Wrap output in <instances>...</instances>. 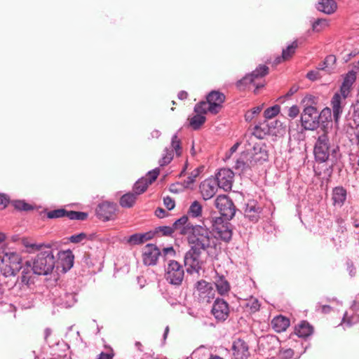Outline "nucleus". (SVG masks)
Segmentation results:
<instances>
[{
    "label": "nucleus",
    "instance_id": "nucleus-1",
    "mask_svg": "<svg viewBox=\"0 0 359 359\" xmlns=\"http://www.w3.org/2000/svg\"><path fill=\"white\" fill-rule=\"evenodd\" d=\"M187 241L190 246L203 249V251L209 248H215V238L211 231L205 226L194 225L187 235Z\"/></svg>",
    "mask_w": 359,
    "mask_h": 359
},
{
    "label": "nucleus",
    "instance_id": "nucleus-2",
    "mask_svg": "<svg viewBox=\"0 0 359 359\" xmlns=\"http://www.w3.org/2000/svg\"><path fill=\"white\" fill-rule=\"evenodd\" d=\"M316 97L313 95H306L304 100V102H306L304 109L301 114V123L302 126L305 130H314L317 129L320 126V118L322 115H325V113L330 114V109H327L323 110L319 113L318 110L313 104H315Z\"/></svg>",
    "mask_w": 359,
    "mask_h": 359
},
{
    "label": "nucleus",
    "instance_id": "nucleus-3",
    "mask_svg": "<svg viewBox=\"0 0 359 359\" xmlns=\"http://www.w3.org/2000/svg\"><path fill=\"white\" fill-rule=\"evenodd\" d=\"M0 266L1 274L5 278H15L22 268V256L14 251L6 250L4 248H0Z\"/></svg>",
    "mask_w": 359,
    "mask_h": 359
},
{
    "label": "nucleus",
    "instance_id": "nucleus-4",
    "mask_svg": "<svg viewBox=\"0 0 359 359\" xmlns=\"http://www.w3.org/2000/svg\"><path fill=\"white\" fill-rule=\"evenodd\" d=\"M320 132L321 133L319 134L313 149L316 161L318 163H325L329 160L330 156L336 160L339 147L331 146L327 133L323 128H320L318 133Z\"/></svg>",
    "mask_w": 359,
    "mask_h": 359
},
{
    "label": "nucleus",
    "instance_id": "nucleus-5",
    "mask_svg": "<svg viewBox=\"0 0 359 359\" xmlns=\"http://www.w3.org/2000/svg\"><path fill=\"white\" fill-rule=\"evenodd\" d=\"M54 252L50 246L46 247L31 261L35 274L46 276L52 273L56 262Z\"/></svg>",
    "mask_w": 359,
    "mask_h": 359
},
{
    "label": "nucleus",
    "instance_id": "nucleus-6",
    "mask_svg": "<svg viewBox=\"0 0 359 359\" xmlns=\"http://www.w3.org/2000/svg\"><path fill=\"white\" fill-rule=\"evenodd\" d=\"M269 74V67L265 65H259L254 71L250 74H246L240 80L237 81L236 86L240 90H244L248 85L253 84L255 86L254 90L255 93H257L259 88L265 86L264 82H257L259 79Z\"/></svg>",
    "mask_w": 359,
    "mask_h": 359
},
{
    "label": "nucleus",
    "instance_id": "nucleus-7",
    "mask_svg": "<svg viewBox=\"0 0 359 359\" xmlns=\"http://www.w3.org/2000/svg\"><path fill=\"white\" fill-rule=\"evenodd\" d=\"M20 270V276H16L15 278H13L15 280L8 285L9 288H13L18 285L20 288L23 286L29 287L31 285L34 284V274H35V272H34V267L32 265L31 261H26L22 265Z\"/></svg>",
    "mask_w": 359,
    "mask_h": 359
},
{
    "label": "nucleus",
    "instance_id": "nucleus-8",
    "mask_svg": "<svg viewBox=\"0 0 359 359\" xmlns=\"http://www.w3.org/2000/svg\"><path fill=\"white\" fill-rule=\"evenodd\" d=\"M215 205L221 215L228 221L233 218L237 211L232 199L227 195L221 194L217 196L215 201Z\"/></svg>",
    "mask_w": 359,
    "mask_h": 359
},
{
    "label": "nucleus",
    "instance_id": "nucleus-9",
    "mask_svg": "<svg viewBox=\"0 0 359 359\" xmlns=\"http://www.w3.org/2000/svg\"><path fill=\"white\" fill-rule=\"evenodd\" d=\"M194 294L199 302L208 304L214 299L215 291L212 283L201 280L195 284Z\"/></svg>",
    "mask_w": 359,
    "mask_h": 359
},
{
    "label": "nucleus",
    "instance_id": "nucleus-10",
    "mask_svg": "<svg viewBox=\"0 0 359 359\" xmlns=\"http://www.w3.org/2000/svg\"><path fill=\"white\" fill-rule=\"evenodd\" d=\"M183 266L175 260H170L165 269V278L171 285H180L184 280Z\"/></svg>",
    "mask_w": 359,
    "mask_h": 359
},
{
    "label": "nucleus",
    "instance_id": "nucleus-11",
    "mask_svg": "<svg viewBox=\"0 0 359 359\" xmlns=\"http://www.w3.org/2000/svg\"><path fill=\"white\" fill-rule=\"evenodd\" d=\"M170 147L171 148L165 147L164 149L162 157L158 161V163L161 167H163L171 162L174 157V151L177 156H181L182 142L179 138L177 133L172 135L171 138Z\"/></svg>",
    "mask_w": 359,
    "mask_h": 359
},
{
    "label": "nucleus",
    "instance_id": "nucleus-12",
    "mask_svg": "<svg viewBox=\"0 0 359 359\" xmlns=\"http://www.w3.org/2000/svg\"><path fill=\"white\" fill-rule=\"evenodd\" d=\"M202 251H203V249L190 246V249L185 253L184 262V265L188 266L187 269L188 273L198 272L201 269V256Z\"/></svg>",
    "mask_w": 359,
    "mask_h": 359
},
{
    "label": "nucleus",
    "instance_id": "nucleus-13",
    "mask_svg": "<svg viewBox=\"0 0 359 359\" xmlns=\"http://www.w3.org/2000/svg\"><path fill=\"white\" fill-rule=\"evenodd\" d=\"M116 211V203L109 201H104L98 204L95 210V213L97 217L102 222H107L115 219Z\"/></svg>",
    "mask_w": 359,
    "mask_h": 359
},
{
    "label": "nucleus",
    "instance_id": "nucleus-14",
    "mask_svg": "<svg viewBox=\"0 0 359 359\" xmlns=\"http://www.w3.org/2000/svg\"><path fill=\"white\" fill-rule=\"evenodd\" d=\"M225 100V95L219 90L210 91L206 95V101L209 104V113L213 115L218 114L222 109Z\"/></svg>",
    "mask_w": 359,
    "mask_h": 359
},
{
    "label": "nucleus",
    "instance_id": "nucleus-15",
    "mask_svg": "<svg viewBox=\"0 0 359 359\" xmlns=\"http://www.w3.org/2000/svg\"><path fill=\"white\" fill-rule=\"evenodd\" d=\"M213 230L218 236L224 242H229L232 238V225L228 222H224L222 217H216L212 221Z\"/></svg>",
    "mask_w": 359,
    "mask_h": 359
},
{
    "label": "nucleus",
    "instance_id": "nucleus-16",
    "mask_svg": "<svg viewBox=\"0 0 359 359\" xmlns=\"http://www.w3.org/2000/svg\"><path fill=\"white\" fill-rule=\"evenodd\" d=\"M259 348L269 355L276 354L280 348L278 338L275 335L267 334L260 338L259 341Z\"/></svg>",
    "mask_w": 359,
    "mask_h": 359
},
{
    "label": "nucleus",
    "instance_id": "nucleus-17",
    "mask_svg": "<svg viewBox=\"0 0 359 359\" xmlns=\"http://www.w3.org/2000/svg\"><path fill=\"white\" fill-rule=\"evenodd\" d=\"M211 313L217 321L224 322L229 316V304L223 299L217 298L214 302Z\"/></svg>",
    "mask_w": 359,
    "mask_h": 359
},
{
    "label": "nucleus",
    "instance_id": "nucleus-18",
    "mask_svg": "<svg viewBox=\"0 0 359 359\" xmlns=\"http://www.w3.org/2000/svg\"><path fill=\"white\" fill-rule=\"evenodd\" d=\"M161 255L159 248L154 244H147L142 253V261L146 266H154Z\"/></svg>",
    "mask_w": 359,
    "mask_h": 359
},
{
    "label": "nucleus",
    "instance_id": "nucleus-19",
    "mask_svg": "<svg viewBox=\"0 0 359 359\" xmlns=\"http://www.w3.org/2000/svg\"><path fill=\"white\" fill-rule=\"evenodd\" d=\"M233 172L229 168H222L216 174L215 181L219 188L229 191L232 187Z\"/></svg>",
    "mask_w": 359,
    "mask_h": 359
},
{
    "label": "nucleus",
    "instance_id": "nucleus-20",
    "mask_svg": "<svg viewBox=\"0 0 359 359\" xmlns=\"http://www.w3.org/2000/svg\"><path fill=\"white\" fill-rule=\"evenodd\" d=\"M269 158V154L266 146L264 143H256L252 148V154L250 159V163L255 165L257 163H262Z\"/></svg>",
    "mask_w": 359,
    "mask_h": 359
},
{
    "label": "nucleus",
    "instance_id": "nucleus-21",
    "mask_svg": "<svg viewBox=\"0 0 359 359\" xmlns=\"http://www.w3.org/2000/svg\"><path fill=\"white\" fill-rule=\"evenodd\" d=\"M262 208L258 205L256 201H250L246 205L244 210V215L250 222L256 223L258 222Z\"/></svg>",
    "mask_w": 359,
    "mask_h": 359
},
{
    "label": "nucleus",
    "instance_id": "nucleus-22",
    "mask_svg": "<svg viewBox=\"0 0 359 359\" xmlns=\"http://www.w3.org/2000/svg\"><path fill=\"white\" fill-rule=\"evenodd\" d=\"M232 351L235 359H247L250 355L248 345L241 339L233 342Z\"/></svg>",
    "mask_w": 359,
    "mask_h": 359
},
{
    "label": "nucleus",
    "instance_id": "nucleus-23",
    "mask_svg": "<svg viewBox=\"0 0 359 359\" xmlns=\"http://www.w3.org/2000/svg\"><path fill=\"white\" fill-rule=\"evenodd\" d=\"M217 186L215 180L208 179L200 185V190L204 200L210 199L217 191Z\"/></svg>",
    "mask_w": 359,
    "mask_h": 359
},
{
    "label": "nucleus",
    "instance_id": "nucleus-24",
    "mask_svg": "<svg viewBox=\"0 0 359 359\" xmlns=\"http://www.w3.org/2000/svg\"><path fill=\"white\" fill-rule=\"evenodd\" d=\"M189 217L187 215H183L178 219L175 220L171 228L172 229V233L177 231L180 235L187 236L192 227L193 224L188 223Z\"/></svg>",
    "mask_w": 359,
    "mask_h": 359
},
{
    "label": "nucleus",
    "instance_id": "nucleus-25",
    "mask_svg": "<svg viewBox=\"0 0 359 359\" xmlns=\"http://www.w3.org/2000/svg\"><path fill=\"white\" fill-rule=\"evenodd\" d=\"M58 259L60 261L62 271L67 272L74 265V256L70 250L57 252Z\"/></svg>",
    "mask_w": 359,
    "mask_h": 359
},
{
    "label": "nucleus",
    "instance_id": "nucleus-26",
    "mask_svg": "<svg viewBox=\"0 0 359 359\" xmlns=\"http://www.w3.org/2000/svg\"><path fill=\"white\" fill-rule=\"evenodd\" d=\"M356 80V74L354 71H349L344 76L340 92L343 97L345 99L350 93L351 88Z\"/></svg>",
    "mask_w": 359,
    "mask_h": 359
},
{
    "label": "nucleus",
    "instance_id": "nucleus-27",
    "mask_svg": "<svg viewBox=\"0 0 359 359\" xmlns=\"http://www.w3.org/2000/svg\"><path fill=\"white\" fill-rule=\"evenodd\" d=\"M313 327L306 320H302L295 326L294 333L302 338H306L313 333Z\"/></svg>",
    "mask_w": 359,
    "mask_h": 359
},
{
    "label": "nucleus",
    "instance_id": "nucleus-28",
    "mask_svg": "<svg viewBox=\"0 0 359 359\" xmlns=\"http://www.w3.org/2000/svg\"><path fill=\"white\" fill-rule=\"evenodd\" d=\"M215 285L217 292L221 296H224L229 293L231 289L230 284L226 278L222 275L217 273L215 278Z\"/></svg>",
    "mask_w": 359,
    "mask_h": 359
},
{
    "label": "nucleus",
    "instance_id": "nucleus-29",
    "mask_svg": "<svg viewBox=\"0 0 359 359\" xmlns=\"http://www.w3.org/2000/svg\"><path fill=\"white\" fill-rule=\"evenodd\" d=\"M347 191L345 188L341 186L336 187L332 190V200L334 205L341 207L346 201Z\"/></svg>",
    "mask_w": 359,
    "mask_h": 359
},
{
    "label": "nucleus",
    "instance_id": "nucleus-30",
    "mask_svg": "<svg viewBox=\"0 0 359 359\" xmlns=\"http://www.w3.org/2000/svg\"><path fill=\"white\" fill-rule=\"evenodd\" d=\"M347 124L348 127H355L359 124V99L351 105Z\"/></svg>",
    "mask_w": 359,
    "mask_h": 359
},
{
    "label": "nucleus",
    "instance_id": "nucleus-31",
    "mask_svg": "<svg viewBox=\"0 0 359 359\" xmlns=\"http://www.w3.org/2000/svg\"><path fill=\"white\" fill-rule=\"evenodd\" d=\"M271 325L276 332H282L290 326V320L285 316H278L271 320Z\"/></svg>",
    "mask_w": 359,
    "mask_h": 359
},
{
    "label": "nucleus",
    "instance_id": "nucleus-32",
    "mask_svg": "<svg viewBox=\"0 0 359 359\" xmlns=\"http://www.w3.org/2000/svg\"><path fill=\"white\" fill-rule=\"evenodd\" d=\"M337 5L334 0H321L316 5V9L325 14L330 15L335 12Z\"/></svg>",
    "mask_w": 359,
    "mask_h": 359
},
{
    "label": "nucleus",
    "instance_id": "nucleus-33",
    "mask_svg": "<svg viewBox=\"0 0 359 359\" xmlns=\"http://www.w3.org/2000/svg\"><path fill=\"white\" fill-rule=\"evenodd\" d=\"M268 126L269 125L265 120L259 122L254 127L252 135L259 140L264 139L266 135H271L272 132Z\"/></svg>",
    "mask_w": 359,
    "mask_h": 359
},
{
    "label": "nucleus",
    "instance_id": "nucleus-34",
    "mask_svg": "<svg viewBox=\"0 0 359 359\" xmlns=\"http://www.w3.org/2000/svg\"><path fill=\"white\" fill-rule=\"evenodd\" d=\"M331 102L333 116L334 121H337L343 111V107L341 106V96L339 93H335L332 98Z\"/></svg>",
    "mask_w": 359,
    "mask_h": 359
},
{
    "label": "nucleus",
    "instance_id": "nucleus-35",
    "mask_svg": "<svg viewBox=\"0 0 359 359\" xmlns=\"http://www.w3.org/2000/svg\"><path fill=\"white\" fill-rule=\"evenodd\" d=\"M137 195L134 192H128L123 194L119 201L120 205L125 208H132L136 200Z\"/></svg>",
    "mask_w": 359,
    "mask_h": 359
},
{
    "label": "nucleus",
    "instance_id": "nucleus-36",
    "mask_svg": "<svg viewBox=\"0 0 359 359\" xmlns=\"http://www.w3.org/2000/svg\"><path fill=\"white\" fill-rule=\"evenodd\" d=\"M202 205L198 201H194L193 203H191L189 208L187 211V216H189L192 218H198L202 216Z\"/></svg>",
    "mask_w": 359,
    "mask_h": 359
},
{
    "label": "nucleus",
    "instance_id": "nucleus-37",
    "mask_svg": "<svg viewBox=\"0 0 359 359\" xmlns=\"http://www.w3.org/2000/svg\"><path fill=\"white\" fill-rule=\"evenodd\" d=\"M81 265L83 266V271L85 273H92L95 272V263L93 261L92 257L90 254L85 253L82 257L81 261Z\"/></svg>",
    "mask_w": 359,
    "mask_h": 359
},
{
    "label": "nucleus",
    "instance_id": "nucleus-38",
    "mask_svg": "<svg viewBox=\"0 0 359 359\" xmlns=\"http://www.w3.org/2000/svg\"><path fill=\"white\" fill-rule=\"evenodd\" d=\"M149 182L147 180V177H142L139 179L133 186V191L138 196L143 194L148 188Z\"/></svg>",
    "mask_w": 359,
    "mask_h": 359
},
{
    "label": "nucleus",
    "instance_id": "nucleus-39",
    "mask_svg": "<svg viewBox=\"0 0 359 359\" xmlns=\"http://www.w3.org/2000/svg\"><path fill=\"white\" fill-rule=\"evenodd\" d=\"M204 169L203 166H199L194 169L190 175L187 177L186 180H184L183 185L184 187L188 188L189 186L192 184H194L196 181V179L198 175L201 174V172H203Z\"/></svg>",
    "mask_w": 359,
    "mask_h": 359
},
{
    "label": "nucleus",
    "instance_id": "nucleus-40",
    "mask_svg": "<svg viewBox=\"0 0 359 359\" xmlns=\"http://www.w3.org/2000/svg\"><path fill=\"white\" fill-rule=\"evenodd\" d=\"M205 121L206 118L203 114H196V115L190 119L189 124L194 130H197L201 128Z\"/></svg>",
    "mask_w": 359,
    "mask_h": 359
},
{
    "label": "nucleus",
    "instance_id": "nucleus-41",
    "mask_svg": "<svg viewBox=\"0 0 359 359\" xmlns=\"http://www.w3.org/2000/svg\"><path fill=\"white\" fill-rule=\"evenodd\" d=\"M88 214L85 212L67 210V217L71 220L85 221L87 219Z\"/></svg>",
    "mask_w": 359,
    "mask_h": 359
},
{
    "label": "nucleus",
    "instance_id": "nucleus-42",
    "mask_svg": "<svg viewBox=\"0 0 359 359\" xmlns=\"http://www.w3.org/2000/svg\"><path fill=\"white\" fill-rule=\"evenodd\" d=\"M11 203L14 208L20 211H29L34 208L33 205L26 203L25 201L15 200L13 201Z\"/></svg>",
    "mask_w": 359,
    "mask_h": 359
},
{
    "label": "nucleus",
    "instance_id": "nucleus-43",
    "mask_svg": "<svg viewBox=\"0 0 359 359\" xmlns=\"http://www.w3.org/2000/svg\"><path fill=\"white\" fill-rule=\"evenodd\" d=\"M298 47L297 40H294L290 45L287 46L286 48L283 49V57L289 60L294 54L296 49Z\"/></svg>",
    "mask_w": 359,
    "mask_h": 359
},
{
    "label": "nucleus",
    "instance_id": "nucleus-44",
    "mask_svg": "<svg viewBox=\"0 0 359 359\" xmlns=\"http://www.w3.org/2000/svg\"><path fill=\"white\" fill-rule=\"evenodd\" d=\"M328 26V22L324 18H318L312 22L311 28L314 32H320Z\"/></svg>",
    "mask_w": 359,
    "mask_h": 359
},
{
    "label": "nucleus",
    "instance_id": "nucleus-45",
    "mask_svg": "<svg viewBox=\"0 0 359 359\" xmlns=\"http://www.w3.org/2000/svg\"><path fill=\"white\" fill-rule=\"evenodd\" d=\"M154 236L159 234L163 236H172V229L171 226H159L153 230Z\"/></svg>",
    "mask_w": 359,
    "mask_h": 359
},
{
    "label": "nucleus",
    "instance_id": "nucleus-46",
    "mask_svg": "<svg viewBox=\"0 0 359 359\" xmlns=\"http://www.w3.org/2000/svg\"><path fill=\"white\" fill-rule=\"evenodd\" d=\"M280 110V107L278 104H275L271 107L267 108L264 111V117L265 118L264 120L273 118L276 116H277L279 114Z\"/></svg>",
    "mask_w": 359,
    "mask_h": 359
},
{
    "label": "nucleus",
    "instance_id": "nucleus-47",
    "mask_svg": "<svg viewBox=\"0 0 359 359\" xmlns=\"http://www.w3.org/2000/svg\"><path fill=\"white\" fill-rule=\"evenodd\" d=\"M254 165H252L250 162L248 163L245 162L243 159L238 158L236 160L233 168L236 170H238L241 172H246L248 170L251 169V167Z\"/></svg>",
    "mask_w": 359,
    "mask_h": 359
},
{
    "label": "nucleus",
    "instance_id": "nucleus-48",
    "mask_svg": "<svg viewBox=\"0 0 359 359\" xmlns=\"http://www.w3.org/2000/svg\"><path fill=\"white\" fill-rule=\"evenodd\" d=\"M342 322L348 327H351L359 322V313L355 312L351 316H348L347 313H346L343 317Z\"/></svg>",
    "mask_w": 359,
    "mask_h": 359
},
{
    "label": "nucleus",
    "instance_id": "nucleus-49",
    "mask_svg": "<svg viewBox=\"0 0 359 359\" xmlns=\"http://www.w3.org/2000/svg\"><path fill=\"white\" fill-rule=\"evenodd\" d=\"M67 210L64 208H59L47 212V217L49 219H57L67 217Z\"/></svg>",
    "mask_w": 359,
    "mask_h": 359
},
{
    "label": "nucleus",
    "instance_id": "nucleus-50",
    "mask_svg": "<svg viewBox=\"0 0 359 359\" xmlns=\"http://www.w3.org/2000/svg\"><path fill=\"white\" fill-rule=\"evenodd\" d=\"M245 307L249 309L251 313H255L260 309V304L257 299L251 297L248 299Z\"/></svg>",
    "mask_w": 359,
    "mask_h": 359
},
{
    "label": "nucleus",
    "instance_id": "nucleus-51",
    "mask_svg": "<svg viewBox=\"0 0 359 359\" xmlns=\"http://www.w3.org/2000/svg\"><path fill=\"white\" fill-rule=\"evenodd\" d=\"M209 108V104L205 100H202L199 102H198L195 107H194V112L196 114H206L208 112H209V110L208 109Z\"/></svg>",
    "mask_w": 359,
    "mask_h": 359
},
{
    "label": "nucleus",
    "instance_id": "nucleus-52",
    "mask_svg": "<svg viewBox=\"0 0 359 359\" xmlns=\"http://www.w3.org/2000/svg\"><path fill=\"white\" fill-rule=\"evenodd\" d=\"M262 105L255 107L250 110H248L245 114V120L247 122H251L255 116L259 114L262 110Z\"/></svg>",
    "mask_w": 359,
    "mask_h": 359
},
{
    "label": "nucleus",
    "instance_id": "nucleus-53",
    "mask_svg": "<svg viewBox=\"0 0 359 359\" xmlns=\"http://www.w3.org/2000/svg\"><path fill=\"white\" fill-rule=\"evenodd\" d=\"M266 122H267L269 125V128L270 130H271V135H276L277 133L278 132V130L279 128L282 126V123L278 120H273L272 119H267L265 120Z\"/></svg>",
    "mask_w": 359,
    "mask_h": 359
},
{
    "label": "nucleus",
    "instance_id": "nucleus-54",
    "mask_svg": "<svg viewBox=\"0 0 359 359\" xmlns=\"http://www.w3.org/2000/svg\"><path fill=\"white\" fill-rule=\"evenodd\" d=\"M140 233H137L132 234L131 236L128 237H125L124 241L126 243L130 245H141L142 244V240L140 238Z\"/></svg>",
    "mask_w": 359,
    "mask_h": 359
},
{
    "label": "nucleus",
    "instance_id": "nucleus-55",
    "mask_svg": "<svg viewBox=\"0 0 359 359\" xmlns=\"http://www.w3.org/2000/svg\"><path fill=\"white\" fill-rule=\"evenodd\" d=\"M87 237L88 236L86 233L81 232L78 234L72 235L69 237L68 240L72 243H81L86 241Z\"/></svg>",
    "mask_w": 359,
    "mask_h": 359
},
{
    "label": "nucleus",
    "instance_id": "nucleus-56",
    "mask_svg": "<svg viewBox=\"0 0 359 359\" xmlns=\"http://www.w3.org/2000/svg\"><path fill=\"white\" fill-rule=\"evenodd\" d=\"M336 231L339 234V238L341 235L344 234L346 231L345 222L341 217H337L336 219Z\"/></svg>",
    "mask_w": 359,
    "mask_h": 359
},
{
    "label": "nucleus",
    "instance_id": "nucleus-57",
    "mask_svg": "<svg viewBox=\"0 0 359 359\" xmlns=\"http://www.w3.org/2000/svg\"><path fill=\"white\" fill-rule=\"evenodd\" d=\"M160 173V169L158 168H156L152 170L147 172V180L149 182V184H152L158 177Z\"/></svg>",
    "mask_w": 359,
    "mask_h": 359
},
{
    "label": "nucleus",
    "instance_id": "nucleus-58",
    "mask_svg": "<svg viewBox=\"0 0 359 359\" xmlns=\"http://www.w3.org/2000/svg\"><path fill=\"white\" fill-rule=\"evenodd\" d=\"M161 252V255L160 256H161L164 259H166L167 257H174L176 254L172 246L164 248Z\"/></svg>",
    "mask_w": 359,
    "mask_h": 359
},
{
    "label": "nucleus",
    "instance_id": "nucleus-59",
    "mask_svg": "<svg viewBox=\"0 0 359 359\" xmlns=\"http://www.w3.org/2000/svg\"><path fill=\"white\" fill-rule=\"evenodd\" d=\"M325 64L327 66L330 71L334 69V66L336 63L337 59L334 55H327L325 60Z\"/></svg>",
    "mask_w": 359,
    "mask_h": 359
},
{
    "label": "nucleus",
    "instance_id": "nucleus-60",
    "mask_svg": "<svg viewBox=\"0 0 359 359\" xmlns=\"http://www.w3.org/2000/svg\"><path fill=\"white\" fill-rule=\"evenodd\" d=\"M282 359H292L294 356V351L291 348H287L283 351H278Z\"/></svg>",
    "mask_w": 359,
    "mask_h": 359
},
{
    "label": "nucleus",
    "instance_id": "nucleus-61",
    "mask_svg": "<svg viewBox=\"0 0 359 359\" xmlns=\"http://www.w3.org/2000/svg\"><path fill=\"white\" fill-rule=\"evenodd\" d=\"M163 203L168 210H172L175 206V201L170 196L163 198Z\"/></svg>",
    "mask_w": 359,
    "mask_h": 359
},
{
    "label": "nucleus",
    "instance_id": "nucleus-62",
    "mask_svg": "<svg viewBox=\"0 0 359 359\" xmlns=\"http://www.w3.org/2000/svg\"><path fill=\"white\" fill-rule=\"evenodd\" d=\"M299 114V109L297 105H292L288 109L287 115L289 117H290L292 118H296Z\"/></svg>",
    "mask_w": 359,
    "mask_h": 359
},
{
    "label": "nucleus",
    "instance_id": "nucleus-63",
    "mask_svg": "<svg viewBox=\"0 0 359 359\" xmlns=\"http://www.w3.org/2000/svg\"><path fill=\"white\" fill-rule=\"evenodd\" d=\"M140 238L142 243L152 239L154 237L153 231H149L145 233H140Z\"/></svg>",
    "mask_w": 359,
    "mask_h": 359
},
{
    "label": "nucleus",
    "instance_id": "nucleus-64",
    "mask_svg": "<svg viewBox=\"0 0 359 359\" xmlns=\"http://www.w3.org/2000/svg\"><path fill=\"white\" fill-rule=\"evenodd\" d=\"M114 356V353L112 348L107 353L101 352L97 359H113Z\"/></svg>",
    "mask_w": 359,
    "mask_h": 359
}]
</instances>
